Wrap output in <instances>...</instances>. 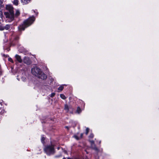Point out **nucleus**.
I'll return each mask as SVG.
<instances>
[{
	"label": "nucleus",
	"mask_w": 159,
	"mask_h": 159,
	"mask_svg": "<svg viewBox=\"0 0 159 159\" xmlns=\"http://www.w3.org/2000/svg\"><path fill=\"white\" fill-rule=\"evenodd\" d=\"M35 18L34 16H32L25 20L23 22V24L20 25L18 28L20 30H24L26 28L30 25L35 20Z\"/></svg>",
	"instance_id": "obj_3"
},
{
	"label": "nucleus",
	"mask_w": 159,
	"mask_h": 159,
	"mask_svg": "<svg viewBox=\"0 0 159 159\" xmlns=\"http://www.w3.org/2000/svg\"><path fill=\"white\" fill-rule=\"evenodd\" d=\"M15 57L16 60L20 63H21L22 62V60L20 56L16 55L15 56Z\"/></svg>",
	"instance_id": "obj_6"
},
{
	"label": "nucleus",
	"mask_w": 159,
	"mask_h": 159,
	"mask_svg": "<svg viewBox=\"0 0 159 159\" xmlns=\"http://www.w3.org/2000/svg\"><path fill=\"white\" fill-rule=\"evenodd\" d=\"M2 111V109L0 108V113H1Z\"/></svg>",
	"instance_id": "obj_22"
},
{
	"label": "nucleus",
	"mask_w": 159,
	"mask_h": 159,
	"mask_svg": "<svg viewBox=\"0 0 159 159\" xmlns=\"http://www.w3.org/2000/svg\"><path fill=\"white\" fill-rule=\"evenodd\" d=\"M45 139V138L44 137H42V138L41 141L43 143L44 142V141Z\"/></svg>",
	"instance_id": "obj_18"
},
{
	"label": "nucleus",
	"mask_w": 159,
	"mask_h": 159,
	"mask_svg": "<svg viewBox=\"0 0 159 159\" xmlns=\"http://www.w3.org/2000/svg\"><path fill=\"white\" fill-rule=\"evenodd\" d=\"M2 74V71L1 69H0V75H1Z\"/></svg>",
	"instance_id": "obj_25"
},
{
	"label": "nucleus",
	"mask_w": 159,
	"mask_h": 159,
	"mask_svg": "<svg viewBox=\"0 0 159 159\" xmlns=\"http://www.w3.org/2000/svg\"><path fill=\"white\" fill-rule=\"evenodd\" d=\"M32 74L35 76H37L38 78L44 80L47 78V76L41 70L37 67L32 68L31 69Z\"/></svg>",
	"instance_id": "obj_2"
},
{
	"label": "nucleus",
	"mask_w": 159,
	"mask_h": 159,
	"mask_svg": "<svg viewBox=\"0 0 159 159\" xmlns=\"http://www.w3.org/2000/svg\"><path fill=\"white\" fill-rule=\"evenodd\" d=\"M89 129L88 128H87L86 129L85 134L86 135H87L89 132Z\"/></svg>",
	"instance_id": "obj_14"
},
{
	"label": "nucleus",
	"mask_w": 159,
	"mask_h": 159,
	"mask_svg": "<svg viewBox=\"0 0 159 159\" xmlns=\"http://www.w3.org/2000/svg\"><path fill=\"white\" fill-rule=\"evenodd\" d=\"M6 8L8 11L7 12H5L4 15L7 18H9L11 21L14 20V17H17L20 14V12L19 10H16L15 14H14L13 8L11 5L6 6Z\"/></svg>",
	"instance_id": "obj_1"
},
{
	"label": "nucleus",
	"mask_w": 159,
	"mask_h": 159,
	"mask_svg": "<svg viewBox=\"0 0 159 159\" xmlns=\"http://www.w3.org/2000/svg\"><path fill=\"white\" fill-rule=\"evenodd\" d=\"M13 3L16 5H17L18 4V0H14L13 1Z\"/></svg>",
	"instance_id": "obj_10"
},
{
	"label": "nucleus",
	"mask_w": 159,
	"mask_h": 159,
	"mask_svg": "<svg viewBox=\"0 0 159 159\" xmlns=\"http://www.w3.org/2000/svg\"><path fill=\"white\" fill-rule=\"evenodd\" d=\"M63 87L62 86H61L58 88V89L59 90L62 91L63 90Z\"/></svg>",
	"instance_id": "obj_13"
},
{
	"label": "nucleus",
	"mask_w": 159,
	"mask_h": 159,
	"mask_svg": "<svg viewBox=\"0 0 159 159\" xmlns=\"http://www.w3.org/2000/svg\"><path fill=\"white\" fill-rule=\"evenodd\" d=\"M65 128H66V129H67L68 130V129H69V127H68V126H66L65 127Z\"/></svg>",
	"instance_id": "obj_24"
},
{
	"label": "nucleus",
	"mask_w": 159,
	"mask_h": 159,
	"mask_svg": "<svg viewBox=\"0 0 159 159\" xmlns=\"http://www.w3.org/2000/svg\"><path fill=\"white\" fill-rule=\"evenodd\" d=\"M55 95V93H52L51 94L50 97L51 98H52Z\"/></svg>",
	"instance_id": "obj_17"
},
{
	"label": "nucleus",
	"mask_w": 159,
	"mask_h": 159,
	"mask_svg": "<svg viewBox=\"0 0 159 159\" xmlns=\"http://www.w3.org/2000/svg\"><path fill=\"white\" fill-rule=\"evenodd\" d=\"M81 111L80 108L79 107H78L77 110V112L78 113H79L81 112Z\"/></svg>",
	"instance_id": "obj_12"
},
{
	"label": "nucleus",
	"mask_w": 159,
	"mask_h": 159,
	"mask_svg": "<svg viewBox=\"0 0 159 159\" xmlns=\"http://www.w3.org/2000/svg\"><path fill=\"white\" fill-rule=\"evenodd\" d=\"M44 151L48 155L53 154L55 152L54 146L53 145L47 146L44 148Z\"/></svg>",
	"instance_id": "obj_4"
},
{
	"label": "nucleus",
	"mask_w": 159,
	"mask_h": 159,
	"mask_svg": "<svg viewBox=\"0 0 159 159\" xmlns=\"http://www.w3.org/2000/svg\"><path fill=\"white\" fill-rule=\"evenodd\" d=\"M2 2L1 1H0V8L1 7Z\"/></svg>",
	"instance_id": "obj_21"
},
{
	"label": "nucleus",
	"mask_w": 159,
	"mask_h": 159,
	"mask_svg": "<svg viewBox=\"0 0 159 159\" xmlns=\"http://www.w3.org/2000/svg\"><path fill=\"white\" fill-rule=\"evenodd\" d=\"M74 137L75 139H76L77 140H78L80 139V138L76 135H75L74 136Z\"/></svg>",
	"instance_id": "obj_15"
},
{
	"label": "nucleus",
	"mask_w": 159,
	"mask_h": 159,
	"mask_svg": "<svg viewBox=\"0 0 159 159\" xmlns=\"http://www.w3.org/2000/svg\"><path fill=\"white\" fill-rule=\"evenodd\" d=\"M0 25L1 26V22H0Z\"/></svg>",
	"instance_id": "obj_26"
},
{
	"label": "nucleus",
	"mask_w": 159,
	"mask_h": 159,
	"mask_svg": "<svg viewBox=\"0 0 159 159\" xmlns=\"http://www.w3.org/2000/svg\"><path fill=\"white\" fill-rule=\"evenodd\" d=\"M91 147L93 149L95 150L96 151H98V148L96 147L95 145L94 144V143L93 144H92L91 145Z\"/></svg>",
	"instance_id": "obj_7"
},
{
	"label": "nucleus",
	"mask_w": 159,
	"mask_h": 159,
	"mask_svg": "<svg viewBox=\"0 0 159 159\" xmlns=\"http://www.w3.org/2000/svg\"><path fill=\"white\" fill-rule=\"evenodd\" d=\"M60 96L61 98L62 99H65L66 98V97L65 96L62 94H61Z\"/></svg>",
	"instance_id": "obj_11"
},
{
	"label": "nucleus",
	"mask_w": 159,
	"mask_h": 159,
	"mask_svg": "<svg viewBox=\"0 0 159 159\" xmlns=\"http://www.w3.org/2000/svg\"><path fill=\"white\" fill-rule=\"evenodd\" d=\"M94 135L93 134H91L89 136V138H93V137Z\"/></svg>",
	"instance_id": "obj_16"
},
{
	"label": "nucleus",
	"mask_w": 159,
	"mask_h": 159,
	"mask_svg": "<svg viewBox=\"0 0 159 159\" xmlns=\"http://www.w3.org/2000/svg\"><path fill=\"white\" fill-rule=\"evenodd\" d=\"M23 61L27 65H30L31 63L30 59L28 57H25Z\"/></svg>",
	"instance_id": "obj_5"
},
{
	"label": "nucleus",
	"mask_w": 159,
	"mask_h": 159,
	"mask_svg": "<svg viewBox=\"0 0 159 159\" xmlns=\"http://www.w3.org/2000/svg\"><path fill=\"white\" fill-rule=\"evenodd\" d=\"M64 109L66 111V112H68V111L69 110V107L67 105H65Z\"/></svg>",
	"instance_id": "obj_9"
},
{
	"label": "nucleus",
	"mask_w": 159,
	"mask_h": 159,
	"mask_svg": "<svg viewBox=\"0 0 159 159\" xmlns=\"http://www.w3.org/2000/svg\"><path fill=\"white\" fill-rule=\"evenodd\" d=\"M21 2L23 3V4H27L30 2V0H21Z\"/></svg>",
	"instance_id": "obj_8"
},
{
	"label": "nucleus",
	"mask_w": 159,
	"mask_h": 159,
	"mask_svg": "<svg viewBox=\"0 0 159 159\" xmlns=\"http://www.w3.org/2000/svg\"><path fill=\"white\" fill-rule=\"evenodd\" d=\"M90 142L91 143V145L92 144H93L94 143V141L93 140L90 141Z\"/></svg>",
	"instance_id": "obj_20"
},
{
	"label": "nucleus",
	"mask_w": 159,
	"mask_h": 159,
	"mask_svg": "<svg viewBox=\"0 0 159 159\" xmlns=\"http://www.w3.org/2000/svg\"><path fill=\"white\" fill-rule=\"evenodd\" d=\"M8 60L10 61V62H11L12 63L13 62V61L12 59L11 58H8Z\"/></svg>",
	"instance_id": "obj_19"
},
{
	"label": "nucleus",
	"mask_w": 159,
	"mask_h": 159,
	"mask_svg": "<svg viewBox=\"0 0 159 159\" xmlns=\"http://www.w3.org/2000/svg\"><path fill=\"white\" fill-rule=\"evenodd\" d=\"M83 134L82 133L80 134V138H82V137H83Z\"/></svg>",
	"instance_id": "obj_23"
}]
</instances>
